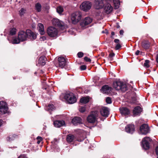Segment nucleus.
Here are the masks:
<instances>
[{
	"label": "nucleus",
	"mask_w": 158,
	"mask_h": 158,
	"mask_svg": "<svg viewBox=\"0 0 158 158\" xmlns=\"http://www.w3.org/2000/svg\"><path fill=\"white\" fill-rule=\"evenodd\" d=\"M46 39V37L45 36H42L40 38V40L41 41H44Z\"/></svg>",
	"instance_id": "obj_44"
},
{
	"label": "nucleus",
	"mask_w": 158,
	"mask_h": 158,
	"mask_svg": "<svg viewBox=\"0 0 158 158\" xmlns=\"http://www.w3.org/2000/svg\"><path fill=\"white\" fill-rule=\"evenodd\" d=\"M86 66L85 65H82L80 67V69L81 70H83L86 69Z\"/></svg>",
	"instance_id": "obj_40"
},
{
	"label": "nucleus",
	"mask_w": 158,
	"mask_h": 158,
	"mask_svg": "<svg viewBox=\"0 0 158 158\" xmlns=\"http://www.w3.org/2000/svg\"><path fill=\"white\" fill-rule=\"evenodd\" d=\"M102 33H104V32L103 31H102Z\"/></svg>",
	"instance_id": "obj_56"
},
{
	"label": "nucleus",
	"mask_w": 158,
	"mask_h": 158,
	"mask_svg": "<svg viewBox=\"0 0 158 158\" xmlns=\"http://www.w3.org/2000/svg\"><path fill=\"white\" fill-rule=\"evenodd\" d=\"M92 3L89 1H85L83 2L80 6V9L85 11H87L90 9Z\"/></svg>",
	"instance_id": "obj_7"
},
{
	"label": "nucleus",
	"mask_w": 158,
	"mask_h": 158,
	"mask_svg": "<svg viewBox=\"0 0 158 158\" xmlns=\"http://www.w3.org/2000/svg\"><path fill=\"white\" fill-rule=\"evenodd\" d=\"M55 109L54 106L53 104H49L46 109L48 111L53 110Z\"/></svg>",
	"instance_id": "obj_30"
},
{
	"label": "nucleus",
	"mask_w": 158,
	"mask_h": 158,
	"mask_svg": "<svg viewBox=\"0 0 158 158\" xmlns=\"http://www.w3.org/2000/svg\"><path fill=\"white\" fill-rule=\"evenodd\" d=\"M64 97V99L67 100L70 104L74 103L76 102L77 100L76 97L72 93L65 94Z\"/></svg>",
	"instance_id": "obj_6"
},
{
	"label": "nucleus",
	"mask_w": 158,
	"mask_h": 158,
	"mask_svg": "<svg viewBox=\"0 0 158 158\" xmlns=\"http://www.w3.org/2000/svg\"><path fill=\"white\" fill-rule=\"evenodd\" d=\"M156 155L157 156V158H158V147H157L156 149Z\"/></svg>",
	"instance_id": "obj_46"
},
{
	"label": "nucleus",
	"mask_w": 158,
	"mask_h": 158,
	"mask_svg": "<svg viewBox=\"0 0 158 158\" xmlns=\"http://www.w3.org/2000/svg\"><path fill=\"white\" fill-rule=\"evenodd\" d=\"M115 55L114 53H111L109 54V56L111 57H114Z\"/></svg>",
	"instance_id": "obj_45"
},
{
	"label": "nucleus",
	"mask_w": 158,
	"mask_h": 158,
	"mask_svg": "<svg viewBox=\"0 0 158 158\" xmlns=\"http://www.w3.org/2000/svg\"><path fill=\"white\" fill-rule=\"evenodd\" d=\"M38 29L41 35H43L45 33L44 25L41 23L38 24Z\"/></svg>",
	"instance_id": "obj_25"
},
{
	"label": "nucleus",
	"mask_w": 158,
	"mask_h": 158,
	"mask_svg": "<svg viewBox=\"0 0 158 158\" xmlns=\"http://www.w3.org/2000/svg\"><path fill=\"white\" fill-rule=\"evenodd\" d=\"M47 32L48 36L51 37L56 38L58 36V30L52 26L48 27L47 29Z\"/></svg>",
	"instance_id": "obj_3"
},
{
	"label": "nucleus",
	"mask_w": 158,
	"mask_h": 158,
	"mask_svg": "<svg viewBox=\"0 0 158 158\" xmlns=\"http://www.w3.org/2000/svg\"><path fill=\"white\" fill-rule=\"evenodd\" d=\"M21 40L18 38H15L12 41V43L13 44H17L20 43Z\"/></svg>",
	"instance_id": "obj_34"
},
{
	"label": "nucleus",
	"mask_w": 158,
	"mask_h": 158,
	"mask_svg": "<svg viewBox=\"0 0 158 158\" xmlns=\"http://www.w3.org/2000/svg\"><path fill=\"white\" fill-rule=\"evenodd\" d=\"M46 59L44 56H42L40 57L38 60V63L37 65L38 66L44 65L45 64V61Z\"/></svg>",
	"instance_id": "obj_20"
},
{
	"label": "nucleus",
	"mask_w": 158,
	"mask_h": 158,
	"mask_svg": "<svg viewBox=\"0 0 158 158\" xmlns=\"http://www.w3.org/2000/svg\"><path fill=\"white\" fill-rule=\"evenodd\" d=\"M29 37L31 39L34 40L36 38V35L31 30L28 29L25 32L21 31L19 32L18 37L21 41H23L26 40L27 37Z\"/></svg>",
	"instance_id": "obj_1"
},
{
	"label": "nucleus",
	"mask_w": 158,
	"mask_h": 158,
	"mask_svg": "<svg viewBox=\"0 0 158 158\" xmlns=\"http://www.w3.org/2000/svg\"><path fill=\"white\" fill-rule=\"evenodd\" d=\"M84 60L87 62H91V60L88 57H87L85 56L84 58Z\"/></svg>",
	"instance_id": "obj_42"
},
{
	"label": "nucleus",
	"mask_w": 158,
	"mask_h": 158,
	"mask_svg": "<svg viewBox=\"0 0 158 158\" xmlns=\"http://www.w3.org/2000/svg\"><path fill=\"white\" fill-rule=\"evenodd\" d=\"M113 87L116 90L125 92L127 90L126 84L120 81H116L113 83Z\"/></svg>",
	"instance_id": "obj_2"
},
{
	"label": "nucleus",
	"mask_w": 158,
	"mask_h": 158,
	"mask_svg": "<svg viewBox=\"0 0 158 158\" xmlns=\"http://www.w3.org/2000/svg\"><path fill=\"white\" fill-rule=\"evenodd\" d=\"M121 47V46L119 44H116L115 47V49L116 50H118Z\"/></svg>",
	"instance_id": "obj_41"
},
{
	"label": "nucleus",
	"mask_w": 158,
	"mask_h": 158,
	"mask_svg": "<svg viewBox=\"0 0 158 158\" xmlns=\"http://www.w3.org/2000/svg\"><path fill=\"white\" fill-rule=\"evenodd\" d=\"M106 102L108 104H110L111 103V100L110 97H107L106 100Z\"/></svg>",
	"instance_id": "obj_37"
},
{
	"label": "nucleus",
	"mask_w": 158,
	"mask_h": 158,
	"mask_svg": "<svg viewBox=\"0 0 158 158\" xmlns=\"http://www.w3.org/2000/svg\"><path fill=\"white\" fill-rule=\"evenodd\" d=\"M37 140H42V138L41 137H40V136H38L37 138Z\"/></svg>",
	"instance_id": "obj_49"
},
{
	"label": "nucleus",
	"mask_w": 158,
	"mask_h": 158,
	"mask_svg": "<svg viewBox=\"0 0 158 158\" xmlns=\"http://www.w3.org/2000/svg\"><path fill=\"white\" fill-rule=\"evenodd\" d=\"M0 112L2 114H5L8 113V107L6 103L4 101L0 102Z\"/></svg>",
	"instance_id": "obj_9"
},
{
	"label": "nucleus",
	"mask_w": 158,
	"mask_h": 158,
	"mask_svg": "<svg viewBox=\"0 0 158 158\" xmlns=\"http://www.w3.org/2000/svg\"><path fill=\"white\" fill-rule=\"evenodd\" d=\"M105 0H95L94 6L97 9L102 8L104 5Z\"/></svg>",
	"instance_id": "obj_10"
},
{
	"label": "nucleus",
	"mask_w": 158,
	"mask_h": 158,
	"mask_svg": "<svg viewBox=\"0 0 158 158\" xmlns=\"http://www.w3.org/2000/svg\"><path fill=\"white\" fill-rule=\"evenodd\" d=\"M92 21L91 18L89 17H86L81 22L80 25L82 27L84 28L85 26L91 23Z\"/></svg>",
	"instance_id": "obj_12"
},
{
	"label": "nucleus",
	"mask_w": 158,
	"mask_h": 158,
	"mask_svg": "<svg viewBox=\"0 0 158 158\" xmlns=\"http://www.w3.org/2000/svg\"><path fill=\"white\" fill-rule=\"evenodd\" d=\"M119 40L118 39H115L114 40V42L117 44H119Z\"/></svg>",
	"instance_id": "obj_47"
},
{
	"label": "nucleus",
	"mask_w": 158,
	"mask_h": 158,
	"mask_svg": "<svg viewBox=\"0 0 158 158\" xmlns=\"http://www.w3.org/2000/svg\"><path fill=\"white\" fill-rule=\"evenodd\" d=\"M149 61L148 60H146L145 61V62L144 63V65L145 67H146L147 68H148L149 67Z\"/></svg>",
	"instance_id": "obj_36"
},
{
	"label": "nucleus",
	"mask_w": 158,
	"mask_h": 158,
	"mask_svg": "<svg viewBox=\"0 0 158 158\" xmlns=\"http://www.w3.org/2000/svg\"><path fill=\"white\" fill-rule=\"evenodd\" d=\"M52 21L53 25L55 26H58L59 27H62L64 26V23L57 19H53Z\"/></svg>",
	"instance_id": "obj_13"
},
{
	"label": "nucleus",
	"mask_w": 158,
	"mask_h": 158,
	"mask_svg": "<svg viewBox=\"0 0 158 158\" xmlns=\"http://www.w3.org/2000/svg\"><path fill=\"white\" fill-rule=\"evenodd\" d=\"M111 1V0H105L106 2H110Z\"/></svg>",
	"instance_id": "obj_52"
},
{
	"label": "nucleus",
	"mask_w": 158,
	"mask_h": 158,
	"mask_svg": "<svg viewBox=\"0 0 158 158\" xmlns=\"http://www.w3.org/2000/svg\"><path fill=\"white\" fill-rule=\"evenodd\" d=\"M85 107L84 106H81L79 108L80 111L82 113L84 112L85 111Z\"/></svg>",
	"instance_id": "obj_38"
},
{
	"label": "nucleus",
	"mask_w": 158,
	"mask_h": 158,
	"mask_svg": "<svg viewBox=\"0 0 158 158\" xmlns=\"http://www.w3.org/2000/svg\"><path fill=\"white\" fill-rule=\"evenodd\" d=\"M111 34L112 36H111V37H112V36H113L114 35V32H111Z\"/></svg>",
	"instance_id": "obj_54"
},
{
	"label": "nucleus",
	"mask_w": 158,
	"mask_h": 158,
	"mask_svg": "<svg viewBox=\"0 0 158 158\" xmlns=\"http://www.w3.org/2000/svg\"><path fill=\"white\" fill-rule=\"evenodd\" d=\"M120 112L122 114L126 115L130 113L129 110L126 107H122L119 109Z\"/></svg>",
	"instance_id": "obj_23"
},
{
	"label": "nucleus",
	"mask_w": 158,
	"mask_h": 158,
	"mask_svg": "<svg viewBox=\"0 0 158 158\" xmlns=\"http://www.w3.org/2000/svg\"><path fill=\"white\" fill-rule=\"evenodd\" d=\"M56 11L59 14H60L63 12V9L62 7L59 6L57 7Z\"/></svg>",
	"instance_id": "obj_33"
},
{
	"label": "nucleus",
	"mask_w": 158,
	"mask_h": 158,
	"mask_svg": "<svg viewBox=\"0 0 158 158\" xmlns=\"http://www.w3.org/2000/svg\"><path fill=\"white\" fill-rule=\"evenodd\" d=\"M35 9L38 12H40L41 9V6L39 3H37L35 5Z\"/></svg>",
	"instance_id": "obj_29"
},
{
	"label": "nucleus",
	"mask_w": 158,
	"mask_h": 158,
	"mask_svg": "<svg viewBox=\"0 0 158 158\" xmlns=\"http://www.w3.org/2000/svg\"><path fill=\"white\" fill-rule=\"evenodd\" d=\"M75 136L71 134L67 135L66 137L67 141L68 142L70 143L72 142L75 139Z\"/></svg>",
	"instance_id": "obj_26"
},
{
	"label": "nucleus",
	"mask_w": 158,
	"mask_h": 158,
	"mask_svg": "<svg viewBox=\"0 0 158 158\" xmlns=\"http://www.w3.org/2000/svg\"><path fill=\"white\" fill-rule=\"evenodd\" d=\"M142 47L144 49H147L149 48L150 43L148 40H144L142 43Z\"/></svg>",
	"instance_id": "obj_24"
},
{
	"label": "nucleus",
	"mask_w": 158,
	"mask_h": 158,
	"mask_svg": "<svg viewBox=\"0 0 158 158\" xmlns=\"http://www.w3.org/2000/svg\"><path fill=\"white\" fill-rule=\"evenodd\" d=\"M156 61L158 63V54L156 56Z\"/></svg>",
	"instance_id": "obj_53"
},
{
	"label": "nucleus",
	"mask_w": 158,
	"mask_h": 158,
	"mask_svg": "<svg viewBox=\"0 0 158 158\" xmlns=\"http://www.w3.org/2000/svg\"><path fill=\"white\" fill-rule=\"evenodd\" d=\"M3 121L2 120H0V127L1 126L2 124Z\"/></svg>",
	"instance_id": "obj_51"
},
{
	"label": "nucleus",
	"mask_w": 158,
	"mask_h": 158,
	"mask_svg": "<svg viewBox=\"0 0 158 158\" xmlns=\"http://www.w3.org/2000/svg\"><path fill=\"white\" fill-rule=\"evenodd\" d=\"M89 101V98L88 97H83L81 98L80 102L82 103H86Z\"/></svg>",
	"instance_id": "obj_27"
},
{
	"label": "nucleus",
	"mask_w": 158,
	"mask_h": 158,
	"mask_svg": "<svg viewBox=\"0 0 158 158\" xmlns=\"http://www.w3.org/2000/svg\"><path fill=\"white\" fill-rule=\"evenodd\" d=\"M100 113L102 116L107 117L109 114V110L108 108L103 107L101 110Z\"/></svg>",
	"instance_id": "obj_16"
},
{
	"label": "nucleus",
	"mask_w": 158,
	"mask_h": 158,
	"mask_svg": "<svg viewBox=\"0 0 158 158\" xmlns=\"http://www.w3.org/2000/svg\"><path fill=\"white\" fill-rule=\"evenodd\" d=\"M72 123L74 125L81 124L82 123V120L81 118L76 117L73 118L72 121Z\"/></svg>",
	"instance_id": "obj_19"
},
{
	"label": "nucleus",
	"mask_w": 158,
	"mask_h": 158,
	"mask_svg": "<svg viewBox=\"0 0 158 158\" xmlns=\"http://www.w3.org/2000/svg\"><path fill=\"white\" fill-rule=\"evenodd\" d=\"M26 11V10L23 9L22 8L19 11V14L20 15L22 16L24 14Z\"/></svg>",
	"instance_id": "obj_35"
},
{
	"label": "nucleus",
	"mask_w": 158,
	"mask_h": 158,
	"mask_svg": "<svg viewBox=\"0 0 158 158\" xmlns=\"http://www.w3.org/2000/svg\"><path fill=\"white\" fill-rule=\"evenodd\" d=\"M18 158H27V157L24 155H21L18 157Z\"/></svg>",
	"instance_id": "obj_43"
},
{
	"label": "nucleus",
	"mask_w": 158,
	"mask_h": 158,
	"mask_svg": "<svg viewBox=\"0 0 158 158\" xmlns=\"http://www.w3.org/2000/svg\"><path fill=\"white\" fill-rule=\"evenodd\" d=\"M16 31V29L15 28L10 29L9 31L10 34L13 35L15 34Z\"/></svg>",
	"instance_id": "obj_31"
},
{
	"label": "nucleus",
	"mask_w": 158,
	"mask_h": 158,
	"mask_svg": "<svg viewBox=\"0 0 158 158\" xmlns=\"http://www.w3.org/2000/svg\"><path fill=\"white\" fill-rule=\"evenodd\" d=\"M119 33H120V34L121 35H122L123 34V33H124V31L123 30H121L120 31Z\"/></svg>",
	"instance_id": "obj_48"
},
{
	"label": "nucleus",
	"mask_w": 158,
	"mask_h": 158,
	"mask_svg": "<svg viewBox=\"0 0 158 158\" xmlns=\"http://www.w3.org/2000/svg\"><path fill=\"white\" fill-rule=\"evenodd\" d=\"M81 14L79 11H77L73 13L71 16V20L73 23L76 24L81 19Z\"/></svg>",
	"instance_id": "obj_5"
},
{
	"label": "nucleus",
	"mask_w": 158,
	"mask_h": 158,
	"mask_svg": "<svg viewBox=\"0 0 158 158\" xmlns=\"http://www.w3.org/2000/svg\"><path fill=\"white\" fill-rule=\"evenodd\" d=\"M112 89V88L111 87L107 85H105L102 87L101 90L103 93L108 94Z\"/></svg>",
	"instance_id": "obj_17"
},
{
	"label": "nucleus",
	"mask_w": 158,
	"mask_h": 158,
	"mask_svg": "<svg viewBox=\"0 0 158 158\" xmlns=\"http://www.w3.org/2000/svg\"><path fill=\"white\" fill-rule=\"evenodd\" d=\"M83 53L81 52H79L77 53V56L79 58H81L83 56Z\"/></svg>",
	"instance_id": "obj_39"
},
{
	"label": "nucleus",
	"mask_w": 158,
	"mask_h": 158,
	"mask_svg": "<svg viewBox=\"0 0 158 158\" xmlns=\"http://www.w3.org/2000/svg\"><path fill=\"white\" fill-rule=\"evenodd\" d=\"M110 2H105L104 5L107 3L106 5L104 8V10L105 12L107 14H110L113 10V7L109 3Z\"/></svg>",
	"instance_id": "obj_15"
},
{
	"label": "nucleus",
	"mask_w": 158,
	"mask_h": 158,
	"mask_svg": "<svg viewBox=\"0 0 158 158\" xmlns=\"http://www.w3.org/2000/svg\"><path fill=\"white\" fill-rule=\"evenodd\" d=\"M151 140V138L148 137L144 138L142 141V147L145 150H148L149 148V143Z\"/></svg>",
	"instance_id": "obj_8"
},
{
	"label": "nucleus",
	"mask_w": 158,
	"mask_h": 158,
	"mask_svg": "<svg viewBox=\"0 0 158 158\" xmlns=\"http://www.w3.org/2000/svg\"><path fill=\"white\" fill-rule=\"evenodd\" d=\"M54 126L57 127H60L65 125V122L63 120H56L54 122Z\"/></svg>",
	"instance_id": "obj_21"
},
{
	"label": "nucleus",
	"mask_w": 158,
	"mask_h": 158,
	"mask_svg": "<svg viewBox=\"0 0 158 158\" xmlns=\"http://www.w3.org/2000/svg\"><path fill=\"white\" fill-rule=\"evenodd\" d=\"M59 66L62 68H63L66 64V60L64 57L60 56L58 59Z\"/></svg>",
	"instance_id": "obj_14"
},
{
	"label": "nucleus",
	"mask_w": 158,
	"mask_h": 158,
	"mask_svg": "<svg viewBox=\"0 0 158 158\" xmlns=\"http://www.w3.org/2000/svg\"><path fill=\"white\" fill-rule=\"evenodd\" d=\"M134 126L133 125H128L125 127L126 131L127 133L132 134L134 131Z\"/></svg>",
	"instance_id": "obj_18"
},
{
	"label": "nucleus",
	"mask_w": 158,
	"mask_h": 158,
	"mask_svg": "<svg viewBox=\"0 0 158 158\" xmlns=\"http://www.w3.org/2000/svg\"><path fill=\"white\" fill-rule=\"evenodd\" d=\"M149 129L147 124H143L140 128V134L146 135L149 132Z\"/></svg>",
	"instance_id": "obj_11"
},
{
	"label": "nucleus",
	"mask_w": 158,
	"mask_h": 158,
	"mask_svg": "<svg viewBox=\"0 0 158 158\" xmlns=\"http://www.w3.org/2000/svg\"><path fill=\"white\" fill-rule=\"evenodd\" d=\"M41 140H38V141L37 142V143L38 144H39L40 143V141Z\"/></svg>",
	"instance_id": "obj_55"
},
{
	"label": "nucleus",
	"mask_w": 158,
	"mask_h": 158,
	"mask_svg": "<svg viewBox=\"0 0 158 158\" xmlns=\"http://www.w3.org/2000/svg\"><path fill=\"white\" fill-rule=\"evenodd\" d=\"M16 136V135H10L7 138V140L8 141H11L14 139V138Z\"/></svg>",
	"instance_id": "obj_32"
},
{
	"label": "nucleus",
	"mask_w": 158,
	"mask_h": 158,
	"mask_svg": "<svg viewBox=\"0 0 158 158\" xmlns=\"http://www.w3.org/2000/svg\"><path fill=\"white\" fill-rule=\"evenodd\" d=\"M140 52V51L139 50H137L135 52V54L136 55H138Z\"/></svg>",
	"instance_id": "obj_50"
},
{
	"label": "nucleus",
	"mask_w": 158,
	"mask_h": 158,
	"mask_svg": "<svg viewBox=\"0 0 158 158\" xmlns=\"http://www.w3.org/2000/svg\"><path fill=\"white\" fill-rule=\"evenodd\" d=\"M98 112L97 111H94L91 112L87 118V121L90 123H94L97 120L98 116Z\"/></svg>",
	"instance_id": "obj_4"
},
{
	"label": "nucleus",
	"mask_w": 158,
	"mask_h": 158,
	"mask_svg": "<svg viewBox=\"0 0 158 158\" xmlns=\"http://www.w3.org/2000/svg\"><path fill=\"white\" fill-rule=\"evenodd\" d=\"M142 109L139 106L135 107L133 110V115L136 116L139 115L142 111Z\"/></svg>",
	"instance_id": "obj_22"
},
{
	"label": "nucleus",
	"mask_w": 158,
	"mask_h": 158,
	"mask_svg": "<svg viewBox=\"0 0 158 158\" xmlns=\"http://www.w3.org/2000/svg\"><path fill=\"white\" fill-rule=\"evenodd\" d=\"M113 2L115 9L118 8L120 5L119 0H113Z\"/></svg>",
	"instance_id": "obj_28"
}]
</instances>
